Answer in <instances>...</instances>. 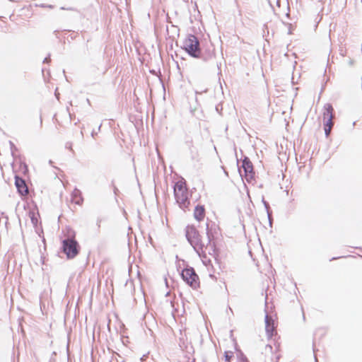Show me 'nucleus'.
<instances>
[{
    "mask_svg": "<svg viewBox=\"0 0 362 362\" xmlns=\"http://www.w3.org/2000/svg\"><path fill=\"white\" fill-rule=\"evenodd\" d=\"M207 239L206 241H203L201 239V236L199 233L196 229V228L193 226H187L185 229V235L190 243V245L193 247L194 250L199 254L204 252V249L206 248L211 243V236L209 232L207 231Z\"/></svg>",
    "mask_w": 362,
    "mask_h": 362,
    "instance_id": "obj_1",
    "label": "nucleus"
},
{
    "mask_svg": "<svg viewBox=\"0 0 362 362\" xmlns=\"http://www.w3.org/2000/svg\"><path fill=\"white\" fill-rule=\"evenodd\" d=\"M174 194L179 206L183 210L187 209L189 205V200L185 182L181 181L176 182L174 186Z\"/></svg>",
    "mask_w": 362,
    "mask_h": 362,
    "instance_id": "obj_2",
    "label": "nucleus"
},
{
    "mask_svg": "<svg viewBox=\"0 0 362 362\" xmlns=\"http://www.w3.org/2000/svg\"><path fill=\"white\" fill-rule=\"evenodd\" d=\"M184 49L192 57L198 58L201 52L199 42L194 35H189L183 42Z\"/></svg>",
    "mask_w": 362,
    "mask_h": 362,
    "instance_id": "obj_3",
    "label": "nucleus"
},
{
    "mask_svg": "<svg viewBox=\"0 0 362 362\" xmlns=\"http://www.w3.org/2000/svg\"><path fill=\"white\" fill-rule=\"evenodd\" d=\"M62 244L63 251L68 258H74L78 255L79 245L74 238H68L64 239Z\"/></svg>",
    "mask_w": 362,
    "mask_h": 362,
    "instance_id": "obj_4",
    "label": "nucleus"
},
{
    "mask_svg": "<svg viewBox=\"0 0 362 362\" xmlns=\"http://www.w3.org/2000/svg\"><path fill=\"white\" fill-rule=\"evenodd\" d=\"M182 279L192 288L199 287V277L192 267L186 268L181 273Z\"/></svg>",
    "mask_w": 362,
    "mask_h": 362,
    "instance_id": "obj_5",
    "label": "nucleus"
},
{
    "mask_svg": "<svg viewBox=\"0 0 362 362\" xmlns=\"http://www.w3.org/2000/svg\"><path fill=\"white\" fill-rule=\"evenodd\" d=\"M244 172H245V177L247 181H249L254 177V171H253V166L248 158H245L243 160V165H242Z\"/></svg>",
    "mask_w": 362,
    "mask_h": 362,
    "instance_id": "obj_6",
    "label": "nucleus"
},
{
    "mask_svg": "<svg viewBox=\"0 0 362 362\" xmlns=\"http://www.w3.org/2000/svg\"><path fill=\"white\" fill-rule=\"evenodd\" d=\"M15 185L21 195H25L28 193V189L24 180L16 177Z\"/></svg>",
    "mask_w": 362,
    "mask_h": 362,
    "instance_id": "obj_7",
    "label": "nucleus"
},
{
    "mask_svg": "<svg viewBox=\"0 0 362 362\" xmlns=\"http://www.w3.org/2000/svg\"><path fill=\"white\" fill-rule=\"evenodd\" d=\"M274 322L273 319L268 315L265 316V329L268 336L270 337L274 332Z\"/></svg>",
    "mask_w": 362,
    "mask_h": 362,
    "instance_id": "obj_8",
    "label": "nucleus"
},
{
    "mask_svg": "<svg viewBox=\"0 0 362 362\" xmlns=\"http://www.w3.org/2000/svg\"><path fill=\"white\" fill-rule=\"evenodd\" d=\"M83 201L81 195V192L75 188L71 193V202L76 204L81 205Z\"/></svg>",
    "mask_w": 362,
    "mask_h": 362,
    "instance_id": "obj_9",
    "label": "nucleus"
},
{
    "mask_svg": "<svg viewBox=\"0 0 362 362\" xmlns=\"http://www.w3.org/2000/svg\"><path fill=\"white\" fill-rule=\"evenodd\" d=\"M205 216V209L202 206H197L194 211V216L196 220L201 221Z\"/></svg>",
    "mask_w": 362,
    "mask_h": 362,
    "instance_id": "obj_10",
    "label": "nucleus"
},
{
    "mask_svg": "<svg viewBox=\"0 0 362 362\" xmlns=\"http://www.w3.org/2000/svg\"><path fill=\"white\" fill-rule=\"evenodd\" d=\"M333 107L331 104L327 103L324 105V111H323V119H327L328 118L333 119Z\"/></svg>",
    "mask_w": 362,
    "mask_h": 362,
    "instance_id": "obj_11",
    "label": "nucleus"
},
{
    "mask_svg": "<svg viewBox=\"0 0 362 362\" xmlns=\"http://www.w3.org/2000/svg\"><path fill=\"white\" fill-rule=\"evenodd\" d=\"M262 202H263V204H264V205L265 206V209L267 210V215H268L269 223H270V224H272V213L269 211V204L264 199L262 200Z\"/></svg>",
    "mask_w": 362,
    "mask_h": 362,
    "instance_id": "obj_12",
    "label": "nucleus"
},
{
    "mask_svg": "<svg viewBox=\"0 0 362 362\" xmlns=\"http://www.w3.org/2000/svg\"><path fill=\"white\" fill-rule=\"evenodd\" d=\"M332 119H329V118H328L327 119H323L324 126L325 127H328V126L333 127L334 123L332 122Z\"/></svg>",
    "mask_w": 362,
    "mask_h": 362,
    "instance_id": "obj_13",
    "label": "nucleus"
},
{
    "mask_svg": "<svg viewBox=\"0 0 362 362\" xmlns=\"http://www.w3.org/2000/svg\"><path fill=\"white\" fill-rule=\"evenodd\" d=\"M332 127H325V134L327 136H329V134H330V132H331V129H332Z\"/></svg>",
    "mask_w": 362,
    "mask_h": 362,
    "instance_id": "obj_14",
    "label": "nucleus"
},
{
    "mask_svg": "<svg viewBox=\"0 0 362 362\" xmlns=\"http://www.w3.org/2000/svg\"><path fill=\"white\" fill-rule=\"evenodd\" d=\"M40 6L42 8H52L54 7L52 5H45V4H41Z\"/></svg>",
    "mask_w": 362,
    "mask_h": 362,
    "instance_id": "obj_15",
    "label": "nucleus"
},
{
    "mask_svg": "<svg viewBox=\"0 0 362 362\" xmlns=\"http://www.w3.org/2000/svg\"><path fill=\"white\" fill-rule=\"evenodd\" d=\"M49 61H50L49 57H46V58L44 59L43 62H44V63H48Z\"/></svg>",
    "mask_w": 362,
    "mask_h": 362,
    "instance_id": "obj_16",
    "label": "nucleus"
},
{
    "mask_svg": "<svg viewBox=\"0 0 362 362\" xmlns=\"http://www.w3.org/2000/svg\"><path fill=\"white\" fill-rule=\"evenodd\" d=\"M240 362H249L246 358H243L240 359Z\"/></svg>",
    "mask_w": 362,
    "mask_h": 362,
    "instance_id": "obj_17",
    "label": "nucleus"
},
{
    "mask_svg": "<svg viewBox=\"0 0 362 362\" xmlns=\"http://www.w3.org/2000/svg\"><path fill=\"white\" fill-rule=\"evenodd\" d=\"M201 93H202V92H199V91H197V90L196 91V95H197V94H201Z\"/></svg>",
    "mask_w": 362,
    "mask_h": 362,
    "instance_id": "obj_18",
    "label": "nucleus"
},
{
    "mask_svg": "<svg viewBox=\"0 0 362 362\" xmlns=\"http://www.w3.org/2000/svg\"><path fill=\"white\" fill-rule=\"evenodd\" d=\"M67 148H70L71 150V145L70 146H66Z\"/></svg>",
    "mask_w": 362,
    "mask_h": 362,
    "instance_id": "obj_19",
    "label": "nucleus"
}]
</instances>
